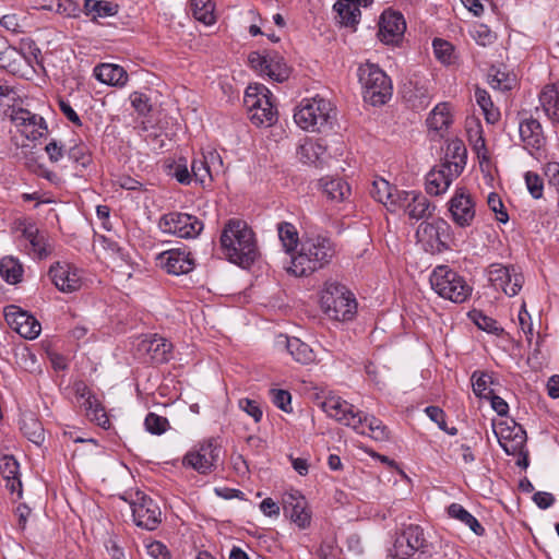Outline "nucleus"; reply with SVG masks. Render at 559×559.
<instances>
[{
  "mask_svg": "<svg viewBox=\"0 0 559 559\" xmlns=\"http://www.w3.org/2000/svg\"><path fill=\"white\" fill-rule=\"evenodd\" d=\"M219 241L226 258L241 267H249L259 257L254 233L245 221L229 219Z\"/></svg>",
  "mask_w": 559,
  "mask_h": 559,
  "instance_id": "nucleus-1",
  "label": "nucleus"
},
{
  "mask_svg": "<svg viewBox=\"0 0 559 559\" xmlns=\"http://www.w3.org/2000/svg\"><path fill=\"white\" fill-rule=\"evenodd\" d=\"M336 254L334 242L325 236L307 237L296 254H292L285 270L297 277L308 276L329 265Z\"/></svg>",
  "mask_w": 559,
  "mask_h": 559,
  "instance_id": "nucleus-2",
  "label": "nucleus"
},
{
  "mask_svg": "<svg viewBox=\"0 0 559 559\" xmlns=\"http://www.w3.org/2000/svg\"><path fill=\"white\" fill-rule=\"evenodd\" d=\"M357 75L362 86L366 103L372 106H381L392 97V82L378 64L371 62L360 64Z\"/></svg>",
  "mask_w": 559,
  "mask_h": 559,
  "instance_id": "nucleus-3",
  "label": "nucleus"
},
{
  "mask_svg": "<svg viewBox=\"0 0 559 559\" xmlns=\"http://www.w3.org/2000/svg\"><path fill=\"white\" fill-rule=\"evenodd\" d=\"M431 288L442 298L455 304L465 302L473 287L466 280L448 265L437 266L430 275Z\"/></svg>",
  "mask_w": 559,
  "mask_h": 559,
  "instance_id": "nucleus-4",
  "label": "nucleus"
},
{
  "mask_svg": "<svg viewBox=\"0 0 559 559\" xmlns=\"http://www.w3.org/2000/svg\"><path fill=\"white\" fill-rule=\"evenodd\" d=\"M320 302L324 313L337 321L352 320L357 310V302L353 294L336 282L325 283Z\"/></svg>",
  "mask_w": 559,
  "mask_h": 559,
  "instance_id": "nucleus-5",
  "label": "nucleus"
},
{
  "mask_svg": "<svg viewBox=\"0 0 559 559\" xmlns=\"http://www.w3.org/2000/svg\"><path fill=\"white\" fill-rule=\"evenodd\" d=\"M333 108L329 100L314 97L301 103L294 115L295 122L304 130L320 132L331 123Z\"/></svg>",
  "mask_w": 559,
  "mask_h": 559,
  "instance_id": "nucleus-6",
  "label": "nucleus"
},
{
  "mask_svg": "<svg viewBox=\"0 0 559 559\" xmlns=\"http://www.w3.org/2000/svg\"><path fill=\"white\" fill-rule=\"evenodd\" d=\"M243 103L250 112V120L257 126H272L276 121V110L271 103V92L262 84L250 85Z\"/></svg>",
  "mask_w": 559,
  "mask_h": 559,
  "instance_id": "nucleus-7",
  "label": "nucleus"
},
{
  "mask_svg": "<svg viewBox=\"0 0 559 559\" xmlns=\"http://www.w3.org/2000/svg\"><path fill=\"white\" fill-rule=\"evenodd\" d=\"M416 238L426 252L440 253L450 248L451 226L443 218L433 222L424 221L416 230Z\"/></svg>",
  "mask_w": 559,
  "mask_h": 559,
  "instance_id": "nucleus-8",
  "label": "nucleus"
},
{
  "mask_svg": "<svg viewBox=\"0 0 559 559\" xmlns=\"http://www.w3.org/2000/svg\"><path fill=\"white\" fill-rule=\"evenodd\" d=\"M248 62L254 71L265 74L278 83L286 81L289 76L288 66L284 58L275 51L264 53L252 51L248 56Z\"/></svg>",
  "mask_w": 559,
  "mask_h": 559,
  "instance_id": "nucleus-9",
  "label": "nucleus"
},
{
  "mask_svg": "<svg viewBox=\"0 0 559 559\" xmlns=\"http://www.w3.org/2000/svg\"><path fill=\"white\" fill-rule=\"evenodd\" d=\"M219 456L221 444L218 440L210 438L201 443L197 450H192L185 455L183 465L192 467L200 474H209L216 467Z\"/></svg>",
  "mask_w": 559,
  "mask_h": 559,
  "instance_id": "nucleus-10",
  "label": "nucleus"
},
{
  "mask_svg": "<svg viewBox=\"0 0 559 559\" xmlns=\"http://www.w3.org/2000/svg\"><path fill=\"white\" fill-rule=\"evenodd\" d=\"M159 228L164 233L188 239L197 237L202 231L203 223L191 214L171 212L160 217Z\"/></svg>",
  "mask_w": 559,
  "mask_h": 559,
  "instance_id": "nucleus-11",
  "label": "nucleus"
},
{
  "mask_svg": "<svg viewBox=\"0 0 559 559\" xmlns=\"http://www.w3.org/2000/svg\"><path fill=\"white\" fill-rule=\"evenodd\" d=\"M488 278L496 289L502 290L510 297L515 296L524 283L523 274L514 265L491 264Z\"/></svg>",
  "mask_w": 559,
  "mask_h": 559,
  "instance_id": "nucleus-12",
  "label": "nucleus"
},
{
  "mask_svg": "<svg viewBox=\"0 0 559 559\" xmlns=\"http://www.w3.org/2000/svg\"><path fill=\"white\" fill-rule=\"evenodd\" d=\"M83 271L68 262H56L49 269L48 275L56 288L62 293L78 292L83 285Z\"/></svg>",
  "mask_w": 559,
  "mask_h": 559,
  "instance_id": "nucleus-13",
  "label": "nucleus"
},
{
  "mask_svg": "<svg viewBox=\"0 0 559 559\" xmlns=\"http://www.w3.org/2000/svg\"><path fill=\"white\" fill-rule=\"evenodd\" d=\"M448 204L455 225L465 228L473 224L476 214L475 202L465 188H457Z\"/></svg>",
  "mask_w": 559,
  "mask_h": 559,
  "instance_id": "nucleus-14",
  "label": "nucleus"
},
{
  "mask_svg": "<svg viewBox=\"0 0 559 559\" xmlns=\"http://www.w3.org/2000/svg\"><path fill=\"white\" fill-rule=\"evenodd\" d=\"M396 209H403L409 219H428L432 216L433 205L424 194L416 191H402L397 193Z\"/></svg>",
  "mask_w": 559,
  "mask_h": 559,
  "instance_id": "nucleus-15",
  "label": "nucleus"
},
{
  "mask_svg": "<svg viewBox=\"0 0 559 559\" xmlns=\"http://www.w3.org/2000/svg\"><path fill=\"white\" fill-rule=\"evenodd\" d=\"M132 515L134 523L147 531L155 530L160 523L162 512L156 502L140 492L136 493V499L131 503Z\"/></svg>",
  "mask_w": 559,
  "mask_h": 559,
  "instance_id": "nucleus-16",
  "label": "nucleus"
},
{
  "mask_svg": "<svg viewBox=\"0 0 559 559\" xmlns=\"http://www.w3.org/2000/svg\"><path fill=\"white\" fill-rule=\"evenodd\" d=\"M322 409L331 418L350 428H360V411L340 396H328L321 404Z\"/></svg>",
  "mask_w": 559,
  "mask_h": 559,
  "instance_id": "nucleus-17",
  "label": "nucleus"
},
{
  "mask_svg": "<svg viewBox=\"0 0 559 559\" xmlns=\"http://www.w3.org/2000/svg\"><path fill=\"white\" fill-rule=\"evenodd\" d=\"M4 318L8 324L24 338L34 340L41 331V325L36 318L17 306L5 307Z\"/></svg>",
  "mask_w": 559,
  "mask_h": 559,
  "instance_id": "nucleus-18",
  "label": "nucleus"
},
{
  "mask_svg": "<svg viewBox=\"0 0 559 559\" xmlns=\"http://www.w3.org/2000/svg\"><path fill=\"white\" fill-rule=\"evenodd\" d=\"M12 122L20 129L28 140L35 141L47 132L45 119L24 108L13 109L11 115Z\"/></svg>",
  "mask_w": 559,
  "mask_h": 559,
  "instance_id": "nucleus-19",
  "label": "nucleus"
},
{
  "mask_svg": "<svg viewBox=\"0 0 559 559\" xmlns=\"http://www.w3.org/2000/svg\"><path fill=\"white\" fill-rule=\"evenodd\" d=\"M406 29L404 16L396 11L385 10L380 17L378 37L384 44H397Z\"/></svg>",
  "mask_w": 559,
  "mask_h": 559,
  "instance_id": "nucleus-20",
  "label": "nucleus"
},
{
  "mask_svg": "<svg viewBox=\"0 0 559 559\" xmlns=\"http://www.w3.org/2000/svg\"><path fill=\"white\" fill-rule=\"evenodd\" d=\"M424 532L418 525L407 526L394 543V557L405 559L425 547Z\"/></svg>",
  "mask_w": 559,
  "mask_h": 559,
  "instance_id": "nucleus-21",
  "label": "nucleus"
},
{
  "mask_svg": "<svg viewBox=\"0 0 559 559\" xmlns=\"http://www.w3.org/2000/svg\"><path fill=\"white\" fill-rule=\"evenodd\" d=\"M460 175L457 168L451 169L447 164L441 162L427 174L426 192L436 197L445 193L452 181Z\"/></svg>",
  "mask_w": 559,
  "mask_h": 559,
  "instance_id": "nucleus-22",
  "label": "nucleus"
},
{
  "mask_svg": "<svg viewBox=\"0 0 559 559\" xmlns=\"http://www.w3.org/2000/svg\"><path fill=\"white\" fill-rule=\"evenodd\" d=\"M159 264L167 273L174 275L187 274L194 267V261L189 252L181 249H171L158 255Z\"/></svg>",
  "mask_w": 559,
  "mask_h": 559,
  "instance_id": "nucleus-23",
  "label": "nucleus"
},
{
  "mask_svg": "<svg viewBox=\"0 0 559 559\" xmlns=\"http://www.w3.org/2000/svg\"><path fill=\"white\" fill-rule=\"evenodd\" d=\"M283 508L286 515L300 528H306L310 525L311 514L307 509V501L298 492L285 493L283 497Z\"/></svg>",
  "mask_w": 559,
  "mask_h": 559,
  "instance_id": "nucleus-24",
  "label": "nucleus"
},
{
  "mask_svg": "<svg viewBox=\"0 0 559 559\" xmlns=\"http://www.w3.org/2000/svg\"><path fill=\"white\" fill-rule=\"evenodd\" d=\"M519 132L527 150L539 151L546 145L543 127L536 118H522L519 124Z\"/></svg>",
  "mask_w": 559,
  "mask_h": 559,
  "instance_id": "nucleus-25",
  "label": "nucleus"
},
{
  "mask_svg": "<svg viewBox=\"0 0 559 559\" xmlns=\"http://www.w3.org/2000/svg\"><path fill=\"white\" fill-rule=\"evenodd\" d=\"M173 345L166 338L153 335L143 338L138 346L139 352L145 353L153 364H164L169 360Z\"/></svg>",
  "mask_w": 559,
  "mask_h": 559,
  "instance_id": "nucleus-26",
  "label": "nucleus"
},
{
  "mask_svg": "<svg viewBox=\"0 0 559 559\" xmlns=\"http://www.w3.org/2000/svg\"><path fill=\"white\" fill-rule=\"evenodd\" d=\"M372 0H338L333 9L341 25L355 27L359 23L360 7H367Z\"/></svg>",
  "mask_w": 559,
  "mask_h": 559,
  "instance_id": "nucleus-27",
  "label": "nucleus"
},
{
  "mask_svg": "<svg viewBox=\"0 0 559 559\" xmlns=\"http://www.w3.org/2000/svg\"><path fill=\"white\" fill-rule=\"evenodd\" d=\"M0 474L4 480V487L11 492L22 497V481L20 479V465L12 455L0 459Z\"/></svg>",
  "mask_w": 559,
  "mask_h": 559,
  "instance_id": "nucleus-28",
  "label": "nucleus"
},
{
  "mask_svg": "<svg viewBox=\"0 0 559 559\" xmlns=\"http://www.w3.org/2000/svg\"><path fill=\"white\" fill-rule=\"evenodd\" d=\"M539 102L548 119L559 124V83L546 85L539 94Z\"/></svg>",
  "mask_w": 559,
  "mask_h": 559,
  "instance_id": "nucleus-29",
  "label": "nucleus"
},
{
  "mask_svg": "<svg viewBox=\"0 0 559 559\" xmlns=\"http://www.w3.org/2000/svg\"><path fill=\"white\" fill-rule=\"evenodd\" d=\"M400 191L392 187L389 181L383 178L376 179L372 182V198L388 207L389 211L395 212L397 206V193Z\"/></svg>",
  "mask_w": 559,
  "mask_h": 559,
  "instance_id": "nucleus-30",
  "label": "nucleus"
},
{
  "mask_svg": "<svg viewBox=\"0 0 559 559\" xmlns=\"http://www.w3.org/2000/svg\"><path fill=\"white\" fill-rule=\"evenodd\" d=\"M96 79L105 84L112 86H123L128 82L127 71L118 66L111 63H103L94 69Z\"/></svg>",
  "mask_w": 559,
  "mask_h": 559,
  "instance_id": "nucleus-31",
  "label": "nucleus"
},
{
  "mask_svg": "<svg viewBox=\"0 0 559 559\" xmlns=\"http://www.w3.org/2000/svg\"><path fill=\"white\" fill-rule=\"evenodd\" d=\"M360 428H353L361 435H368L377 441H385L389 439V429L383 423L374 416H367L360 412Z\"/></svg>",
  "mask_w": 559,
  "mask_h": 559,
  "instance_id": "nucleus-32",
  "label": "nucleus"
},
{
  "mask_svg": "<svg viewBox=\"0 0 559 559\" xmlns=\"http://www.w3.org/2000/svg\"><path fill=\"white\" fill-rule=\"evenodd\" d=\"M119 11V5L111 1L105 0H85L84 13L92 21L115 16Z\"/></svg>",
  "mask_w": 559,
  "mask_h": 559,
  "instance_id": "nucleus-33",
  "label": "nucleus"
},
{
  "mask_svg": "<svg viewBox=\"0 0 559 559\" xmlns=\"http://www.w3.org/2000/svg\"><path fill=\"white\" fill-rule=\"evenodd\" d=\"M467 151L464 143L460 140H454L448 144L445 156L442 160L451 169L457 168L461 174L466 165Z\"/></svg>",
  "mask_w": 559,
  "mask_h": 559,
  "instance_id": "nucleus-34",
  "label": "nucleus"
},
{
  "mask_svg": "<svg viewBox=\"0 0 559 559\" xmlns=\"http://www.w3.org/2000/svg\"><path fill=\"white\" fill-rule=\"evenodd\" d=\"M451 106L449 103L438 104L429 117L427 118V126L435 131L447 130L452 124Z\"/></svg>",
  "mask_w": 559,
  "mask_h": 559,
  "instance_id": "nucleus-35",
  "label": "nucleus"
},
{
  "mask_svg": "<svg viewBox=\"0 0 559 559\" xmlns=\"http://www.w3.org/2000/svg\"><path fill=\"white\" fill-rule=\"evenodd\" d=\"M23 237L28 241V250L38 259H45L49 255L46 238L39 230L33 226L23 230Z\"/></svg>",
  "mask_w": 559,
  "mask_h": 559,
  "instance_id": "nucleus-36",
  "label": "nucleus"
},
{
  "mask_svg": "<svg viewBox=\"0 0 559 559\" xmlns=\"http://www.w3.org/2000/svg\"><path fill=\"white\" fill-rule=\"evenodd\" d=\"M320 185L325 195L332 201L341 202L350 193L348 183L341 178H322Z\"/></svg>",
  "mask_w": 559,
  "mask_h": 559,
  "instance_id": "nucleus-37",
  "label": "nucleus"
},
{
  "mask_svg": "<svg viewBox=\"0 0 559 559\" xmlns=\"http://www.w3.org/2000/svg\"><path fill=\"white\" fill-rule=\"evenodd\" d=\"M286 347L288 353L297 362L308 365L316 360L313 349L297 337L288 338Z\"/></svg>",
  "mask_w": 559,
  "mask_h": 559,
  "instance_id": "nucleus-38",
  "label": "nucleus"
},
{
  "mask_svg": "<svg viewBox=\"0 0 559 559\" xmlns=\"http://www.w3.org/2000/svg\"><path fill=\"white\" fill-rule=\"evenodd\" d=\"M448 514L450 518L456 519L467 525L476 535L481 536L485 534V528L463 506L459 503L450 504L448 507Z\"/></svg>",
  "mask_w": 559,
  "mask_h": 559,
  "instance_id": "nucleus-39",
  "label": "nucleus"
},
{
  "mask_svg": "<svg viewBox=\"0 0 559 559\" xmlns=\"http://www.w3.org/2000/svg\"><path fill=\"white\" fill-rule=\"evenodd\" d=\"M324 154L325 147L320 143L310 140L305 141V143L300 144L297 150L298 158L304 164H320Z\"/></svg>",
  "mask_w": 559,
  "mask_h": 559,
  "instance_id": "nucleus-40",
  "label": "nucleus"
},
{
  "mask_svg": "<svg viewBox=\"0 0 559 559\" xmlns=\"http://www.w3.org/2000/svg\"><path fill=\"white\" fill-rule=\"evenodd\" d=\"M0 274L9 284H16L22 280V264L13 257H4L0 261Z\"/></svg>",
  "mask_w": 559,
  "mask_h": 559,
  "instance_id": "nucleus-41",
  "label": "nucleus"
},
{
  "mask_svg": "<svg viewBox=\"0 0 559 559\" xmlns=\"http://www.w3.org/2000/svg\"><path fill=\"white\" fill-rule=\"evenodd\" d=\"M475 100L480 107L485 119L488 123H496L500 118V111L497 107H495L490 95L487 91L481 88H476L475 91Z\"/></svg>",
  "mask_w": 559,
  "mask_h": 559,
  "instance_id": "nucleus-42",
  "label": "nucleus"
},
{
  "mask_svg": "<svg viewBox=\"0 0 559 559\" xmlns=\"http://www.w3.org/2000/svg\"><path fill=\"white\" fill-rule=\"evenodd\" d=\"M21 430L35 444H40L45 439L41 424L32 414L25 415L21 419Z\"/></svg>",
  "mask_w": 559,
  "mask_h": 559,
  "instance_id": "nucleus-43",
  "label": "nucleus"
},
{
  "mask_svg": "<svg viewBox=\"0 0 559 559\" xmlns=\"http://www.w3.org/2000/svg\"><path fill=\"white\" fill-rule=\"evenodd\" d=\"M83 406H84L86 416L91 420L97 423V425L103 428L109 427V425H110L109 418H108L104 407L102 406V404L94 396H88L85 400Z\"/></svg>",
  "mask_w": 559,
  "mask_h": 559,
  "instance_id": "nucleus-44",
  "label": "nucleus"
},
{
  "mask_svg": "<svg viewBox=\"0 0 559 559\" xmlns=\"http://www.w3.org/2000/svg\"><path fill=\"white\" fill-rule=\"evenodd\" d=\"M277 233L285 251L287 253L294 251L299 241L296 227L288 222H282L277 225Z\"/></svg>",
  "mask_w": 559,
  "mask_h": 559,
  "instance_id": "nucleus-45",
  "label": "nucleus"
},
{
  "mask_svg": "<svg viewBox=\"0 0 559 559\" xmlns=\"http://www.w3.org/2000/svg\"><path fill=\"white\" fill-rule=\"evenodd\" d=\"M191 10L195 20L211 25L215 22L214 4L211 0H191Z\"/></svg>",
  "mask_w": 559,
  "mask_h": 559,
  "instance_id": "nucleus-46",
  "label": "nucleus"
},
{
  "mask_svg": "<svg viewBox=\"0 0 559 559\" xmlns=\"http://www.w3.org/2000/svg\"><path fill=\"white\" fill-rule=\"evenodd\" d=\"M492 383V378L488 373L475 371L472 374L473 391L478 397L488 399L493 393L489 388Z\"/></svg>",
  "mask_w": 559,
  "mask_h": 559,
  "instance_id": "nucleus-47",
  "label": "nucleus"
},
{
  "mask_svg": "<svg viewBox=\"0 0 559 559\" xmlns=\"http://www.w3.org/2000/svg\"><path fill=\"white\" fill-rule=\"evenodd\" d=\"M468 139L478 158L488 159L486 142L479 126H477L475 129L468 130Z\"/></svg>",
  "mask_w": 559,
  "mask_h": 559,
  "instance_id": "nucleus-48",
  "label": "nucleus"
},
{
  "mask_svg": "<svg viewBox=\"0 0 559 559\" xmlns=\"http://www.w3.org/2000/svg\"><path fill=\"white\" fill-rule=\"evenodd\" d=\"M145 428L153 435H162L169 426L167 418L156 415L155 413H148L144 421Z\"/></svg>",
  "mask_w": 559,
  "mask_h": 559,
  "instance_id": "nucleus-49",
  "label": "nucleus"
},
{
  "mask_svg": "<svg viewBox=\"0 0 559 559\" xmlns=\"http://www.w3.org/2000/svg\"><path fill=\"white\" fill-rule=\"evenodd\" d=\"M191 173L197 181L204 185L206 181H212L213 176L206 165V160L201 157L194 158L191 163Z\"/></svg>",
  "mask_w": 559,
  "mask_h": 559,
  "instance_id": "nucleus-50",
  "label": "nucleus"
},
{
  "mask_svg": "<svg viewBox=\"0 0 559 559\" xmlns=\"http://www.w3.org/2000/svg\"><path fill=\"white\" fill-rule=\"evenodd\" d=\"M472 36L475 41L483 47L493 44L497 38V35L484 24L476 25L472 32Z\"/></svg>",
  "mask_w": 559,
  "mask_h": 559,
  "instance_id": "nucleus-51",
  "label": "nucleus"
},
{
  "mask_svg": "<svg viewBox=\"0 0 559 559\" xmlns=\"http://www.w3.org/2000/svg\"><path fill=\"white\" fill-rule=\"evenodd\" d=\"M433 51L438 60L442 63H451L453 46L441 38H435L432 43Z\"/></svg>",
  "mask_w": 559,
  "mask_h": 559,
  "instance_id": "nucleus-52",
  "label": "nucleus"
},
{
  "mask_svg": "<svg viewBox=\"0 0 559 559\" xmlns=\"http://www.w3.org/2000/svg\"><path fill=\"white\" fill-rule=\"evenodd\" d=\"M516 438H511L510 441L499 443L508 455L523 454L526 444V432H521Z\"/></svg>",
  "mask_w": 559,
  "mask_h": 559,
  "instance_id": "nucleus-53",
  "label": "nucleus"
},
{
  "mask_svg": "<svg viewBox=\"0 0 559 559\" xmlns=\"http://www.w3.org/2000/svg\"><path fill=\"white\" fill-rule=\"evenodd\" d=\"M47 3L43 7L45 9H48L50 11H55L60 14L64 15H72L74 14L76 7L75 3L72 0H46Z\"/></svg>",
  "mask_w": 559,
  "mask_h": 559,
  "instance_id": "nucleus-54",
  "label": "nucleus"
},
{
  "mask_svg": "<svg viewBox=\"0 0 559 559\" xmlns=\"http://www.w3.org/2000/svg\"><path fill=\"white\" fill-rule=\"evenodd\" d=\"M525 183L528 192L534 199H540L543 197L544 182L542 177L536 173L527 171L525 174Z\"/></svg>",
  "mask_w": 559,
  "mask_h": 559,
  "instance_id": "nucleus-55",
  "label": "nucleus"
},
{
  "mask_svg": "<svg viewBox=\"0 0 559 559\" xmlns=\"http://www.w3.org/2000/svg\"><path fill=\"white\" fill-rule=\"evenodd\" d=\"M489 209L496 213L497 221L506 224L509 221V215L504 209V205L497 193H490L487 200Z\"/></svg>",
  "mask_w": 559,
  "mask_h": 559,
  "instance_id": "nucleus-56",
  "label": "nucleus"
},
{
  "mask_svg": "<svg viewBox=\"0 0 559 559\" xmlns=\"http://www.w3.org/2000/svg\"><path fill=\"white\" fill-rule=\"evenodd\" d=\"M521 432H525V430L514 421L512 426L501 424L499 429L495 431L499 443L510 441L511 438L513 439L519 437L518 435H521Z\"/></svg>",
  "mask_w": 559,
  "mask_h": 559,
  "instance_id": "nucleus-57",
  "label": "nucleus"
},
{
  "mask_svg": "<svg viewBox=\"0 0 559 559\" xmlns=\"http://www.w3.org/2000/svg\"><path fill=\"white\" fill-rule=\"evenodd\" d=\"M475 324L489 333L498 334L502 329H500L497 324V321L491 319L490 317L485 316L481 312H474L472 316Z\"/></svg>",
  "mask_w": 559,
  "mask_h": 559,
  "instance_id": "nucleus-58",
  "label": "nucleus"
},
{
  "mask_svg": "<svg viewBox=\"0 0 559 559\" xmlns=\"http://www.w3.org/2000/svg\"><path fill=\"white\" fill-rule=\"evenodd\" d=\"M67 154L70 159L83 167H86L91 163V157L83 145H74L70 147L67 151Z\"/></svg>",
  "mask_w": 559,
  "mask_h": 559,
  "instance_id": "nucleus-59",
  "label": "nucleus"
},
{
  "mask_svg": "<svg viewBox=\"0 0 559 559\" xmlns=\"http://www.w3.org/2000/svg\"><path fill=\"white\" fill-rule=\"evenodd\" d=\"M20 52L12 47H4L0 50V69L14 70V63Z\"/></svg>",
  "mask_w": 559,
  "mask_h": 559,
  "instance_id": "nucleus-60",
  "label": "nucleus"
},
{
  "mask_svg": "<svg viewBox=\"0 0 559 559\" xmlns=\"http://www.w3.org/2000/svg\"><path fill=\"white\" fill-rule=\"evenodd\" d=\"M45 151L49 157V160L51 163H58L60 162L64 154L67 153V150L64 145L61 142H58L56 140H51L46 146Z\"/></svg>",
  "mask_w": 559,
  "mask_h": 559,
  "instance_id": "nucleus-61",
  "label": "nucleus"
},
{
  "mask_svg": "<svg viewBox=\"0 0 559 559\" xmlns=\"http://www.w3.org/2000/svg\"><path fill=\"white\" fill-rule=\"evenodd\" d=\"M239 407L253 418L255 423H259L262 418V409L260 405L250 399H241L239 401Z\"/></svg>",
  "mask_w": 559,
  "mask_h": 559,
  "instance_id": "nucleus-62",
  "label": "nucleus"
},
{
  "mask_svg": "<svg viewBox=\"0 0 559 559\" xmlns=\"http://www.w3.org/2000/svg\"><path fill=\"white\" fill-rule=\"evenodd\" d=\"M130 100L134 109L140 115H146L151 110L148 97L140 92H134L130 95Z\"/></svg>",
  "mask_w": 559,
  "mask_h": 559,
  "instance_id": "nucleus-63",
  "label": "nucleus"
},
{
  "mask_svg": "<svg viewBox=\"0 0 559 559\" xmlns=\"http://www.w3.org/2000/svg\"><path fill=\"white\" fill-rule=\"evenodd\" d=\"M146 550L147 555L153 559H170V554L167 547L158 540L147 544Z\"/></svg>",
  "mask_w": 559,
  "mask_h": 559,
  "instance_id": "nucleus-64",
  "label": "nucleus"
}]
</instances>
